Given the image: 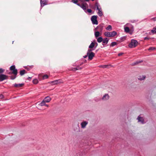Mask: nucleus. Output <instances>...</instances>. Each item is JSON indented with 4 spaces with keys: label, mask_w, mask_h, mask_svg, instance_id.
<instances>
[{
    "label": "nucleus",
    "mask_w": 156,
    "mask_h": 156,
    "mask_svg": "<svg viewBox=\"0 0 156 156\" xmlns=\"http://www.w3.org/2000/svg\"><path fill=\"white\" fill-rule=\"evenodd\" d=\"M138 44L137 41L135 40L132 39L130 43L129 44V47L131 48H134L136 47Z\"/></svg>",
    "instance_id": "f257e3e1"
},
{
    "label": "nucleus",
    "mask_w": 156,
    "mask_h": 156,
    "mask_svg": "<svg viewBox=\"0 0 156 156\" xmlns=\"http://www.w3.org/2000/svg\"><path fill=\"white\" fill-rule=\"evenodd\" d=\"M117 33L115 31H113L112 32H106L104 33V35L106 37H114L116 35Z\"/></svg>",
    "instance_id": "f03ea898"
},
{
    "label": "nucleus",
    "mask_w": 156,
    "mask_h": 156,
    "mask_svg": "<svg viewBox=\"0 0 156 156\" xmlns=\"http://www.w3.org/2000/svg\"><path fill=\"white\" fill-rule=\"evenodd\" d=\"M10 69L12 71V73L13 74L17 75V70L15 68V66L14 65L11 66L10 68Z\"/></svg>",
    "instance_id": "7ed1b4c3"
},
{
    "label": "nucleus",
    "mask_w": 156,
    "mask_h": 156,
    "mask_svg": "<svg viewBox=\"0 0 156 156\" xmlns=\"http://www.w3.org/2000/svg\"><path fill=\"white\" fill-rule=\"evenodd\" d=\"M91 19L93 24L96 25L98 24V22L97 20V16H92Z\"/></svg>",
    "instance_id": "20e7f679"
},
{
    "label": "nucleus",
    "mask_w": 156,
    "mask_h": 156,
    "mask_svg": "<svg viewBox=\"0 0 156 156\" xmlns=\"http://www.w3.org/2000/svg\"><path fill=\"white\" fill-rule=\"evenodd\" d=\"M87 55L88 57V60H91L93 59V58L95 56V54L94 52H91L90 53H87Z\"/></svg>",
    "instance_id": "39448f33"
},
{
    "label": "nucleus",
    "mask_w": 156,
    "mask_h": 156,
    "mask_svg": "<svg viewBox=\"0 0 156 156\" xmlns=\"http://www.w3.org/2000/svg\"><path fill=\"white\" fill-rule=\"evenodd\" d=\"M51 83H52L53 84H57L59 83H63V81L62 80H58L52 81Z\"/></svg>",
    "instance_id": "423d86ee"
},
{
    "label": "nucleus",
    "mask_w": 156,
    "mask_h": 156,
    "mask_svg": "<svg viewBox=\"0 0 156 156\" xmlns=\"http://www.w3.org/2000/svg\"><path fill=\"white\" fill-rule=\"evenodd\" d=\"M8 78V76L4 74H0V81L7 79Z\"/></svg>",
    "instance_id": "0eeeda50"
},
{
    "label": "nucleus",
    "mask_w": 156,
    "mask_h": 156,
    "mask_svg": "<svg viewBox=\"0 0 156 156\" xmlns=\"http://www.w3.org/2000/svg\"><path fill=\"white\" fill-rule=\"evenodd\" d=\"M40 2L41 6L47 5L48 3V2L45 0H41Z\"/></svg>",
    "instance_id": "6e6552de"
},
{
    "label": "nucleus",
    "mask_w": 156,
    "mask_h": 156,
    "mask_svg": "<svg viewBox=\"0 0 156 156\" xmlns=\"http://www.w3.org/2000/svg\"><path fill=\"white\" fill-rule=\"evenodd\" d=\"M51 100V98L49 96H47L44 98L43 101L46 103H48L50 102Z\"/></svg>",
    "instance_id": "1a4fd4ad"
},
{
    "label": "nucleus",
    "mask_w": 156,
    "mask_h": 156,
    "mask_svg": "<svg viewBox=\"0 0 156 156\" xmlns=\"http://www.w3.org/2000/svg\"><path fill=\"white\" fill-rule=\"evenodd\" d=\"M109 96L108 94H105L103 97L102 99L104 101L107 100L109 99Z\"/></svg>",
    "instance_id": "9d476101"
},
{
    "label": "nucleus",
    "mask_w": 156,
    "mask_h": 156,
    "mask_svg": "<svg viewBox=\"0 0 156 156\" xmlns=\"http://www.w3.org/2000/svg\"><path fill=\"white\" fill-rule=\"evenodd\" d=\"M88 123V122L87 121H83L81 123V128H85Z\"/></svg>",
    "instance_id": "9b49d317"
},
{
    "label": "nucleus",
    "mask_w": 156,
    "mask_h": 156,
    "mask_svg": "<svg viewBox=\"0 0 156 156\" xmlns=\"http://www.w3.org/2000/svg\"><path fill=\"white\" fill-rule=\"evenodd\" d=\"M137 119L138 120V121L139 122H141V123L143 124L145 123V122H144V119L143 118L138 116Z\"/></svg>",
    "instance_id": "f8f14e48"
},
{
    "label": "nucleus",
    "mask_w": 156,
    "mask_h": 156,
    "mask_svg": "<svg viewBox=\"0 0 156 156\" xmlns=\"http://www.w3.org/2000/svg\"><path fill=\"white\" fill-rule=\"evenodd\" d=\"M46 102H44V101H42L39 104V105H40V106H46L47 107H48L49 106V105H47L46 104Z\"/></svg>",
    "instance_id": "ddd939ff"
},
{
    "label": "nucleus",
    "mask_w": 156,
    "mask_h": 156,
    "mask_svg": "<svg viewBox=\"0 0 156 156\" xmlns=\"http://www.w3.org/2000/svg\"><path fill=\"white\" fill-rule=\"evenodd\" d=\"M95 44H96L97 46L98 45L97 43L96 42H92L90 45L89 46V48H92L94 47Z\"/></svg>",
    "instance_id": "4468645a"
},
{
    "label": "nucleus",
    "mask_w": 156,
    "mask_h": 156,
    "mask_svg": "<svg viewBox=\"0 0 156 156\" xmlns=\"http://www.w3.org/2000/svg\"><path fill=\"white\" fill-rule=\"evenodd\" d=\"M23 85V83H20L18 84L15 83L13 85V86L15 87H22Z\"/></svg>",
    "instance_id": "2eb2a0df"
},
{
    "label": "nucleus",
    "mask_w": 156,
    "mask_h": 156,
    "mask_svg": "<svg viewBox=\"0 0 156 156\" xmlns=\"http://www.w3.org/2000/svg\"><path fill=\"white\" fill-rule=\"evenodd\" d=\"M145 76L144 75H141L138 77V79L140 80H144L145 78Z\"/></svg>",
    "instance_id": "dca6fc26"
},
{
    "label": "nucleus",
    "mask_w": 156,
    "mask_h": 156,
    "mask_svg": "<svg viewBox=\"0 0 156 156\" xmlns=\"http://www.w3.org/2000/svg\"><path fill=\"white\" fill-rule=\"evenodd\" d=\"M109 41V39L107 38H105L103 39L102 42L103 43L106 44L108 43Z\"/></svg>",
    "instance_id": "f3484780"
},
{
    "label": "nucleus",
    "mask_w": 156,
    "mask_h": 156,
    "mask_svg": "<svg viewBox=\"0 0 156 156\" xmlns=\"http://www.w3.org/2000/svg\"><path fill=\"white\" fill-rule=\"evenodd\" d=\"M98 10V14L100 16H102L103 15V13L101 10V9Z\"/></svg>",
    "instance_id": "a211bd4d"
},
{
    "label": "nucleus",
    "mask_w": 156,
    "mask_h": 156,
    "mask_svg": "<svg viewBox=\"0 0 156 156\" xmlns=\"http://www.w3.org/2000/svg\"><path fill=\"white\" fill-rule=\"evenodd\" d=\"M103 39L101 37H100L97 38V41L98 43H101Z\"/></svg>",
    "instance_id": "6ab92c4d"
},
{
    "label": "nucleus",
    "mask_w": 156,
    "mask_h": 156,
    "mask_svg": "<svg viewBox=\"0 0 156 156\" xmlns=\"http://www.w3.org/2000/svg\"><path fill=\"white\" fill-rule=\"evenodd\" d=\"M95 5L97 7V10H99L101 9L100 5L98 3H96L95 4Z\"/></svg>",
    "instance_id": "aec40b11"
},
{
    "label": "nucleus",
    "mask_w": 156,
    "mask_h": 156,
    "mask_svg": "<svg viewBox=\"0 0 156 156\" xmlns=\"http://www.w3.org/2000/svg\"><path fill=\"white\" fill-rule=\"evenodd\" d=\"M25 73L26 71L24 69L21 70L20 72V74L21 75V76H22Z\"/></svg>",
    "instance_id": "412c9836"
},
{
    "label": "nucleus",
    "mask_w": 156,
    "mask_h": 156,
    "mask_svg": "<svg viewBox=\"0 0 156 156\" xmlns=\"http://www.w3.org/2000/svg\"><path fill=\"white\" fill-rule=\"evenodd\" d=\"M124 30L125 32L128 33L129 32L130 29L128 27H124Z\"/></svg>",
    "instance_id": "4be33fe9"
},
{
    "label": "nucleus",
    "mask_w": 156,
    "mask_h": 156,
    "mask_svg": "<svg viewBox=\"0 0 156 156\" xmlns=\"http://www.w3.org/2000/svg\"><path fill=\"white\" fill-rule=\"evenodd\" d=\"M94 35L96 38L99 36L100 33L98 31L96 32L95 33Z\"/></svg>",
    "instance_id": "5701e85b"
},
{
    "label": "nucleus",
    "mask_w": 156,
    "mask_h": 156,
    "mask_svg": "<svg viewBox=\"0 0 156 156\" xmlns=\"http://www.w3.org/2000/svg\"><path fill=\"white\" fill-rule=\"evenodd\" d=\"M106 29L107 30H112V27L111 26L109 25H108L107 27L106 28Z\"/></svg>",
    "instance_id": "b1692460"
},
{
    "label": "nucleus",
    "mask_w": 156,
    "mask_h": 156,
    "mask_svg": "<svg viewBox=\"0 0 156 156\" xmlns=\"http://www.w3.org/2000/svg\"><path fill=\"white\" fill-rule=\"evenodd\" d=\"M33 82L34 84H37L38 83V81L37 79H35L33 80Z\"/></svg>",
    "instance_id": "393cba45"
},
{
    "label": "nucleus",
    "mask_w": 156,
    "mask_h": 156,
    "mask_svg": "<svg viewBox=\"0 0 156 156\" xmlns=\"http://www.w3.org/2000/svg\"><path fill=\"white\" fill-rule=\"evenodd\" d=\"M143 62L142 61H137L136 62L133 63V65H136V64H137L141 63V62Z\"/></svg>",
    "instance_id": "a878e982"
},
{
    "label": "nucleus",
    "mask_w": 156,
    "mask_h": 156,
    "mask_svg": "<svg viewBox=\"0 0 156 156\" xmlns=\"http://www.w3.org/2000/svg\"><path fill=\"white\" fill-rule=\"evenodd\" d=\"M156 49V48H155V47H150L148 49V50L149 51H150V50H154L155 49Z\"/></svg>",
    "instance_id": "bb28decb"
},
{
    "label": "nucleus",
    "mask_w": 156,
    "mask_h": 156,
    "mask_svg": "<svg viewBox=\"0 0 156 156\" xmlns=\"http://www.w3.org/2000/svg\"><path fill=\"white\" fill-rule=\"evenodd\" d=\"M108 66V65H103L100 66L99 67L100 68H106Z\"/></svg>",
    "instance_id": "cd10ccee"
},
{
    "label": "nucleus",
    "mask_w": 156,
    "mask_h": 156,
    "mask_svg": "<svg viewBox=\"0 0 156 156\" xmlns=\"http://www.w3.org/2000/svg\"><path fill=\"white\" fill-rule=\"evenodd\" d=\"M117 44V43L115 42H112L111 43L110 46L113 47Z\"/></svg>",
    "instance_id": "c85d7f7f"
},
{
    "label": "nucleus",
    "mask_w": 156,
    "mask_h": 156,
    "mask_svg": "<svg viewBox=\"0 0 156 156\" xmlns=\"http://www.w3.org/2000/svg\"><path fill=\"white\" fill-rule=\"evenodd\" d=\"M14 76H10V78L11 79L14 80L16 77V76L17 75H15V74H14Z\"/></svg>",
    "instance_id": "c756f323"
},
{
    "label": "nucleus",
    "mask_w": 156,
    "mask_h": 156,
    "mask_svg": "<svg viewBox=\"0 0 156 156\" xmlns=\"http://www.w3.org/2000/svg\"><path fill=\"white\" fill-rule=\"evenodd\" d=\"M78 1H80V0H72V2L75 4H78L77 3Z\"/></svg>",
    "instance_id": "7c9ffc66"
},
{
    "label": "nucleus",
    "mask_w": 156,
    "mask_h": 156,
    "mask_svg": "<svg viewBox=\"0 0 156 156\" xmlns=\"http://www.w3.org/2000/svg\"><path fill=\"white\" fill-rule=\"evenodd\" d=\"M48 78V76L47 75H44L42 77L43 79H47Z\"/></svg>",
    "instance_id": "2f4dec72"
},
{
    "label": "nucleus",
    "mask_w": 156,
    "mask_h": 156,
    "mask_svg": "<svg viewBox=\"0 0 156 156\" xmlns=\"http://www.w3.org/2000/svg\"><path fill=\"white\" fill-rule=\"evenodd\" d=\"M151 32L153 33H156V28H154L153 30H151Z\"/></svg>",
    "instance_id": "473e14b6"
},
{
    "label": "nucleus",
    "mask_w": 156,
    "mask_h": 156,
    "mask_svg": "<svg viewBox=\"0 0 156 156\" xmlns=\"http://www.w3.org/2000/svg\"><path fill=\"white\" fill-rule=\"evenodd\" d=\"M126 39V37H123L121 38V41H123L125 40Z\"/></svg>",
    "instance_id": "72a5a7b5"
},
{
    "label": "nucleus",
    "mask_w": 156,
    "mask_h": 156,
    "mask_svg": "<svg viewBox=\"0 0 156 156\" xmlns=\"http://www.w3.org/2000/svg\"><path fill=\"white\" fill-rule=\"evenodd\" d=\"M71 70L72 71H76V70H77V68L76 67H75V68H73L71 69Z\"/></svg>",
    "instance_id": "f704fd0d"
},
{
    "label": "nucleus",
    "mask_w": 156,
    "mask_h": 156,
    "mask_svg": "<svg viewBox=\"0 0 156 156\" xmlns=\"http://www.w3.org/2000/svg\"><path fill=\"white\" fill-rule=\"evenodd\" d=\"M4 70L2 68L0 69V73H3L4 71Z\"/></svg>",
    "instance_id": "c9c22d12"
},
{
    "label": "nucleus",
    "mask_w": 156,
    "mask_h": 156,
    "mask_svg": "<svg viewBox=\"0 0 156 156\" xmlns=\"http://www.w3.org/2000/svg\"><path fill=\"white\" fill-rule=\"evenodd\" d=\"M92 49H89L88 50L87 53H90L91 52H92Z\"/></svg>",
    "instance_id": "e433bc0d"
},
{
    "label": "nucleus",
    "mask_w": 156,
    "mask_h": 156,
    "mask_svg": "<svg viewBox=\"0 0 156 156\" xmlns=\"http://www.w3.org/2000/svg\"><path fill=\"white\" fill-rule=\"evenodd\" d=\"M76 68H77V70L81 69H82V67H80V66H77Z\"/></svg>",
    "instance_id": "4c0bfd02"
},
{
    "label": "nucleus",
    "mask_w": 156,
    "mask_h": 156,
    "mask_svg": "<svg viewBox=\"0 0 156 156\" xmlns=\"http://www.w3.org/2000/svg\"><path fill=\"white\" fill-rule=\"evenodd\" d=\"M4 96L2 94H0V99H2L4 98Z\"/></svg>",
    "instance_id": "58836bf2"
},
{
    "label": "nucleus",
    "mask_w": 156,
    "mask_h": 156,
    "mask_svg": "<svg viewBox=\"0 0 156 156\" xmlns=\"http://www.w3.org/2000/svg\"><path fill=\"white\" fill-rule=\"evenodd\" d=\"M87 11L89 13H91L92 12L91 10L90 9H87Z\"/></svg>",
    "instance_id": "ea45409f"
},
{
    "label": "nucleus",
    "mask_w": 156,
    "mask_h": 156,
    "mask_svg": "<svg viewBox=\"0 0 156 156\" xmlns=\"http://www.w3.org/2000/svg\"><path fill=\"white\" fill-rule=\"evenodd\" d=\"M123 54H124V53H120L118 54V56H120L122 55Z\"/></svg>",
    "instance_id": "a19ab883"
},
{
    "label": "nucleus",
    "mask_w": 156,
    "mask_h": 156,
    "mask_svg": "<svg viewBox=\"0 0 156 156\" xmlns=\"http://www.w3.org/2000/svg\"><path fill=\"white\" fill-rule=\"evenodd\" d=\"M137 20H131L130 21V22L132 23H134L137 22Z\"/></svg>",
    "instance_id": "79ce46f5"
},
{
    "label": "nucleus",
    "mask_w": 156,
    "mask_h": 156,
    "mask_svg": "<svg viewBox=\"0 0 156 156\" xmlns=\"http://www.w3.org/2000/svg\"><path fill=\"white\" fill-rule=\"evenodd\" d=\"M151 20H153L154 21H155L156 20V16L154 18H153L151 19Z\"/></svg>",
    "instance_id": "37998d69"
},
{
    "label": "nucleus",
    "mask_w": 156,
    "mask_h": 156,
    "mask_svg": "<svg viewBox=\"0 0 156 156\" xmlns=\"http://www.w3.org/2000/svg\"><path fill=\"white\" fill-rule=\"evenodd\" d=\"M149 39H150V38L147 37H144V40H149Z\"/></svg>",
    "instance_id": "c03bdc74"
},
{
    "label": "nucleus",
    "mask_w": 156,
    "mask_h": 156,
    "mask_svg": "<svg viewBox=\"0 0 156 156\" xmlns=\"http://www.w3.org/2000/svg\"><path fill=\"white\" fill-rule=\"evenodd\" d=\"M87 56H88V55L87 54L86 55H85V56H84L83 58H87Z\"/></svg>",
    "instance_id": "a18cd8bd"
},
{
    "label": "nucleus",
    "mask_w": 156,
    "mask_h": 156,
    "mask_svg": "<svg viewBox=\"0 0 156 156\" xmlns=\"http://www.w3.org/2000/svg\"><path fill=\"white\" fill-rule=\"evenodd\" d=\"M42 76L41 75V74H39L38 76L39 78H40L41 76Z\"/></svg>",
    "instance_id": "49530a36"
},
{
    "label": "nucleus",
    "mask_w": 156,
    "mask_h": 156,
    "mask_svg": "<svg viewBox=\"0 0 156 156\" xmlns=\"http://www.w3.org/2000/svg\"><path fill=\"white\" fill-rule=\"evenodd\" d=\"M84 0L87 2H88L89 1V0Z\"/></svg>",
    "instance_id": "de8ad7c7"
},
{
    "label": "nucleus",
    "mask_w": 156,
    "mask_h": 156,
    "mask_svg": "<svg viewBox=\"0 0 156 156\" xmlns=\"http://www.w3.org/2000/svg\"><path fill=\"white\" fill-rule=\"evenodd\" d=\"M33 67V66H30L31 68H32Z\"/></svg>",
    "instance_id": "09e8293b"
},
{
    "label": "nucleus",
    "mask_w": 156,
    "mask_h": 156,
    "mask_svg": "<svg viewBox=\"0 0 156 156\" xmlns=\"http://www.w3.org/2000/svg\"><path fill=\"white\" fill-rule=\"evenodd\" d=\"M28 79H31V77H29L28 78Z\"/></svg>",
    "instance_id": "8fccbe9b"
},
{
    "label": "nucleus",
    "mask_w": 156,
    "mask_h": 156,
    "mask_svg": "<svg viewBox=\"0 0 156 156\" xmlns=\"http://www.w3.org/2000/svg\"><path fill=\"white\" fill-rule=\"evenodd\" d=\"M83 64V63L82 62V63L81 64H80V65H82V64Z\"/></svg>",
    "instance_id": "3c124183"
},
{
    "label": "nucleus",
    "mask_w": 156,
    "mask_h": 156,
    "mask_svg": "<svg viewBox=\"0 0 156 156\" xmlns=\"http://www.w3.org/2000/svg\"><path fill=\"white\" fill-rule=\"evenodd\" d=\"M92 1H94V0H91Z\"/></svg>",
    "instance_id": "603ef678"
}]
</instances>
